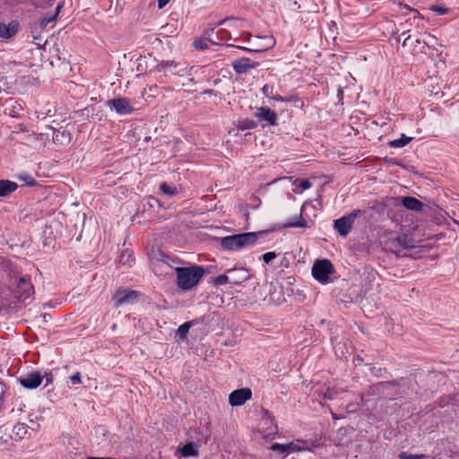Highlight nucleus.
Masks as SVG:
<instances>
[{
    "label": "nucleus",
    "instance_id": "1",
    "mask_svg": "<svg viewBox=\"0 0 459 459\" xmlns=\"http://www.w3.org/2000/svg\"><path fill=\"white\" fill-rule=\"evenodd\" d=\"M177 275V286L183 291H187L195 287L204 274V269L200 265L188 267H175Z\"/></svg>",
    "mask_w": 459,
    "mask_h": 459
},
{
    "label": "nucleus",
    "instance_id": "2",
    "mask_svg": "<svg viewBox=\"0 0 459 459\" xmlns=\"http://www.w3.org/2000/svg\"><path fill=\"white\" fill-rule=\"evenodd\" d=\"M257 239V232L241 233L222 238L221 246L224 250H238L255 244Z\"/></svg>",
    "mask_w": 459,
    "mask_h": 459
},
{
    "label": "nucleus",
    "instance_id": "3",
    "mask_svg": "<svg viewBox=\"0 0 459 459\" xmlns=\"http://www.w3.org/2000/svg\"><path fill=\"white\" fill-rule=\"evenodd\" d=\"M333 273V265L328 259L317 260L312 267L313 277L322 284L329 282V276Z\"/></svg>",
    "mask_w": 459,
    "mask_h": 459
},
{
    "label": "nucleus",
    "instance_id": "4",
    "mask_svg": "<svg viewBox=\"0 0 459 459\" xmlns=\"http://www.w3.org/2000/svg\"><path fill=\"white\" fill-rule=\"evenodd\" d=\"M260 434L264 438H273L278 434L274 419L267 410H262L260 413Z\"/></svg>",
    "mask_w": 459,
    "mask_h": 459
},
{
    "label": "nucleus",
    "instance_id": "5",
    "mask_svg": "<svg viewBox=\"0 0 459 459\" xmlns=\"http://www.w3.org/2000/svg\"><path fill=\"white\" fill-rule=\"evenodd\" d=\"M360 214L359 210H355L351 213L341 217L333 221V228L341 236H347L352 228L356 218Z\"/></svg>",
    "mask_w": 459,
    "mask_h": 459
},
{
    "label": "nucleus",
    "instance_id": "6",
    "mask_svg": "<svg viewBox=\"0 0 459 459\" xmlns=\"http://www.w3.org/2000/svg\"><path fill=\"white\" fill-rule=\"evenodd\" d=\"M252 398V391L250 388L244 387L234 390L229 395V403L232 407L244 405Z\"/></svg>",
    "mask_w": 459,
    "mask_h": 459
},
{
    "label": "nucleus",
    "instance_id": "7",
    "mask_svg": "<svg viewBox=\"0 0 459 459\" xmlns=\"http://www.w3.org/2000/svg\"><path fill=\"white\" fill-rule=\"evenodd\" d=\"M34 293L33 285L30 277H21L17 282L15 290L16 298L20 300H25Z\"/></svg>",
    "mask_w": 459,
    "mask_h": 459
},
{
    "label": "nucleus",
    "instance_id": "8",
    "mask_svg": "<svg viewBox=\"0 0 459 459\" xmlns=\"http://www.w3.org/2000/svg\"><path fill=\"white\" fill-rule=\"evenodd\" d=\"M155 71L162 72L169 70L172 74L182 76L186 72V66L177 63L174 60L161 61L155 66Z\"/></svg>",
    "mask_w": 459,
    "mask_h": 459
},
{
    "label": "nucleus",
    "instance_id": "9",
    "mask_svg": "<svg viewBox=\"0 0 459 459\" xmlns=\"http://www.w3.org/2000/svg\"><path fill=\"white\" fill-rule=\"evenodd\" d=\"M137 291L126 289L117 290L113 297L115 307H119L124 304L132 303L137 298Z\"/></svg>",
    "mask_w": 459,
    "mask_h": 459
},
{
    "label": "nucleus",
    "instance_id": "10",
    "mask_svg": "<svg viewBox=\"0 0 459 459\" xmlns=\"http://www.w3.org/2000/svg\"><path fill=\"white\" fill-rule=\"evenodd\" d=\"M108 106L114 108L119 115H128L133 113L134 108L126 98H117L108 101Z\"/></svg>",
    "mask_w": 459,
    "mask_h": 459
},
{
    "label": "nucleus",
    "instance_id": "11",
    "mask_svg": "<svg viewBox=\"0 0 459 459\" xmlns=\"http://www.w3.org/2000/svg\"><path fill=\"white\" fill-rule=\"evenodd\" d=\"M43 376L38 372L29 373L26 377L20 379L21 385L27 389H35L40 385Z\"/></svg>",
    "mask_w": 459,
    "mask_h": 459
},
{
    "label": "nucleus",
    "instance_id": "12",
    "mask_svg": "<svg viewBox=\"0 0 459 459\" xmlns=\"http://www.w3.org/2000/svg\"><path fill=\"white\" fill-rule=\"evenodd\" d=\"M231 66L237 74H245L250 68H255L256 63L247 57H242L231 62Z\"/></svg>",
    "mask_w": 459,
    "mask_h": 459
},
{
    "label": "nucleus",
    "instance_id": "13",
    "mask_svg": "<svg viewBox=\"0 0 459 459\" xmlns=\"http://www.w3.org/2000/svg\"><path fill=\"white\" fill-rule=\"evenodd\" d=\"M19 29V23L17 22H11L8 24H4L0 22V39H9L13 37Z\"/></svg>",
    "mask_w": 459,
    "mask_h": 459
},
{
    "label": "nucleus",
    "instance_id": "14",
    "mask_svg": "<svg viewBox=\"0 0 459 459\" xmlns=\"http://www.w3.org/2000/svg\"><path fill=\"white\" fill-rule=\"evenodd\" d=\"M277 114L268 107H260V121L266 122L269 126L277 125Z\"/></svg>",
    "mask_w": 459,
    "mask_h": 459
},
{
    "label": "nucleus",
    "instance_id": "15",
    "mask_svg": "<svg viewBox=\"0 0 459 459\" xmlns=\"http://www.w3.org/2000/svg\"><path fill=\"white\" fill-rule=\"evenodd\" d=\"M316 392L322 394L325 399L333 400L340 394V392H342V390L335 387L319 385L317 389H316Z\"/></svg>",
    "mask_w": 459,
    "mask_h": 459
},
{
    "label": "nucleus",
    "instance_id": "16",
    "mask_svg": "<svg viewBox=\"0 0 459 459\" xmlns=\"http://www.w3.org/2000/svg\"><path fill=\"white\" fill-rule=\"evenodd\" d=\"M402 204L408 210L419 212L422 210L423 204L411 196H405L402 198Z\"/></svg>",
    "mask_w": 459,
    "mask_h": 459
},
{
    "label": "nucleus",
    "instance_id": "17",
    "mask_svg": "<svg viewBox=\"0 0 459 459\" xmlns=\"http://www.w3.org/2000/svg\"><path fill=\"white\" fill-rule=\"evenodd\" d=\"M284 228H307V222L303 219L302 213L288 219L283 223Z\"/></svg>",
    "mask_w": 459,
    "mask_h": 459
},
{
    "label": "nucleus",
    "instance_id": "18",
    "mask_svg": "<svg viewBox=\"0 0 459 459\" xmlns=\"http://www.w3.org/2000/svg\"><path fill=\"white\" fill-rule=\"evenodd\" d=\"M160 258L157 259L156 262H153V271L155 273H159L157 267H160L163 264H167L170 268H174V264L178 263L176 259L169 257L168 255L164 253H160Z\"/></svg>",
    "mask_w": 459,
    "mask_h": 459
},
{
    "label": "nucleus",
    "instance_id": "19",
    "mask_svg": "<svg viewBox=\"0 0 459 459\" xmlns=\"http://www.w3.org/2000/svg\"><path fill=\"white\" fill-rule=\"evenodd\" d=\"M18 187V185L15 182L10 180H0V197L7 196L13 192H14Z\"/></svg>",
    "mask_w": 459,
    "mask_h": 459
},
{
    "label": "nucleus",
    "instance_id": "20",
    "mask_svg": "<svg viewBox=\"0 0 459 459\" xmlns=\"http://www.w3.org/2000/svg\"><path fill=\"white\" fill-rule=\"evenodd\" d=\"M260 53L271 49L275 45V39L272 35L260 36Z\"/></svg>",
    "mask_w": 459,
    "mask_h": 459
},
{
    "label": "nucleus",
    "instance_id": "21",
    "mask_svg": "<svg viewBox=\"0 0 459 459\" xmlns=\"http://www.w3.org/2000/svg\"><path fill=\"white\" fill-rule=\"evenodd\" d=\"M262 91H263V93L264 94L265 97H267V98H269V99H271L273 100L288 101L287 100H285L284 98H282L279 94H273V87L271 86V85L265 84L262 88Z\"/></svg>",
    "mask_w": 459,
    "mask_h": 459
},
{
    "label": "nucleus",
    "instance_id": "22",
    "mask_svg": "<svg viewBox=\"0 0 459 459\" xmlns=\"http://www.w3.org/2000/svg\"><path fill=\"white\" fill-rule=\"evenodd\" d=\"M287 447L289 453L303 451L307 449V443L303 440H296L294 442L288 443Z\"/></svg>",
    "mask_w": 459,
    "mask_h": 459
},
{
    "label": "nucleus",
    "instance_id": "23",
    "mask_svg": "<svg viewBox=\"0 0 459 459\" xmlns=\"http://www.w3.org/2000/svg\"><path fill=\"white\" fill-rule=\"evenodd\" d=\"M13 435L18 439H22L28 433V426L25 423H17L13 429Z\"/></svg>",
    "mask_w": 459,
    "mask_h": 459
},
{
    "label": "nucleus",
    "instance_id": "24",
    "mask_svg": "<svg viewBox=\"0 0 459 459\" xmlns=\"http://www.w3.org/2000/svg\"><path fill=\"white\" fill-rule=\"evenodd\" d=\"M181 455L183 457H189V456H195L197 455L198 452L197 449L193 443H187L180 450Z\"/></svg>",
    "mask_w": 459,
    "mask_h": 459
},
{
    "label": "nucleus",
    "instance_id": "25",
    "mask_svg": "<svg viewBox=\"0 0 459 459\" xmlns=\"http://www.w3.org/2000/svg\"><path fill=\"white\" fill-rule=\"evenodd\" d=\"M411 140V137H407L406 135L402 134L400 138L391 141L389 143V146L393 148H401L408 144Z\"/></svg>",
    "mask_w": 459,
    "mask_h": 459
},
{
    "label": "nucleus",
    "instance_id": "26",
    "mask_svg": "<svg viewBox=\"0 0 459 459\" xmlns=\"http://www.w3.org/2000/svg\"><path fill=\"white\" fill-rule=\"evenodd\" d=\"M216 43L208 39H197L194 41V47L196 49L204 50L209 48V45H215Z\"/></svg>",
    "mask_w": 459,
    "mask_h": 459
},
{
    "label": "nucleus",
    "instance_id": "27",
    "mask_svg": "<svg viewBox=\"0 0 459 459\" xmlns=\"http://www.w3.org/2000/svg\"><path fill=\"white\" fill-rule=\"evenodd\" d=\"M255 122L248 118L238 120L237 125V127L239 131H246L247 129L255 128Z\"/></svg>",
    "mask_w": 459,
    "mask_h": 459
},
{
    "label": "nucleus",
    "instance_id": "28",
    "mask_svg": "<svg viewBox=\"0 0 459 459\" xmlns=\"http://www.w3.org/2000/svg\"><path fill=\"white\" fill-rule=\"evenodd\" d=\"M191 327V323L186 322L182 324L177 330L176 335L178 337L179 340H185L187 336V333L189 332V329Z\"/></svg>",
    "mask_w": 459,
    "mask_h": 459
},
{
    "label": "nucleus",
    "instance_id": "29",
    "mask_svg": "<svg viewBox=\"0 0 459 459\" xmlns=\"http://www.w3.org/2000/svg\"><path fill=\"white\" fill-rule=\"evenodd\" d=\"M134 262V259L132 257V254L128 251H123L121 253L119 263L122 264H127L128 266H131Z\"/></svg>",
    "mask_w": 459,
    "mask_h": 459
},
{
    "label": "nucleus",
    "instance_id": "30",
    "mask_svg": "<svg viewBox=\"0 0 459 459\" xmlns=\"http://www.w3.org/2000/svg\"><path fill=\"white\" fill-rule=\"evenodd\" d=\"M53 140L54 142H61L63 143V140H69V134L65 133V131L60 132L56 131L53 134Z\"/></svg>",
    "mask_w": 459,
    "mask_h": 459
},
{
    "label": "nucleus",
    "instance_id": "31",
    "mask_svg": "<svg viewBox=\"0 0 459 459\" xmlns=\"http://www.w3.org/2000/svg\"><path fill=\"white\" fill-rule=\"evenodd\" d=\"M268 449L273 451H279L281 454L289 453L287 444L274 443L271 446H269Z\"/></svg>",
    "mask_w": 459,
    "mask_h": 459
},
{
    "label": "nucleus",
    "instance_id": "32",
    "mask_svg": "<svg viewBox=\"0 0 459 459\" xmlns=\"http://www.w3.org/2000/svg\"><path fill=\"white\" fill-rule=\"evenodd\" d=\"M160 190L163 194L169 196L174 195L176 193V189L168 185L167 183H163L160 185Z\"/></svg>",
    "mask_w": 459,
    "mask_h": 459
},
{
    "label": "nucleus",
    "instance_id": "33",
    "mask_svg": "<svg viewBox=\"0 0 459 459\" xmlns=\"http://www.w3.org/2000/svg\"><path fill=\"white\" fill-rule=\"evenodd\" d=\"M429 10L437 13L438 15H444L449 13V9L441 5H431Z\"/></svg>",
    "mask_w": 459,
    "mask_h": 459
},
{
    "label": "nucleus",
    "instance_id": "34",
    "mask_svg": "<svg viewBox=\"0 0 459 459\" xmlns=\"http://www.w3.org/2000/svg\"><path fill=\"white\" fill-rule=\"evenodd\" d=\"M395 242L402 247L403 248H411L412 247V245H411L408 240H407V238L406 237H397L395 238Z\"/></svg>",
    "mask_w": 459,
    "mask_h": 459
},
{
    "label": "nucleus",
    "instance_id": "35",
    "mask_svg": "<svg viewBox=\"0 0 459 459\" xmlns=\"http://www.w3.org/2000/svg\"><path fill=\"white\" fill-rule=\"evenodd\" d=\"M425 455H411V454H408L407 452H402L399 454V458L400 459H422L424 458Z\"/></svg>",
    "mask_w": 459,
    "mask_h": 459
},
{
    "label": "nucleus",
    "instance_id": "36",
    "mask_svg": "<svg viewBox=\"0 0 459 459\" xmlns=\"http://www.w3.org/2000/svg\"><path fill=\"white\" fill-rule=\"evenodd\" d=\"M62 8V5L61 4H58L57 7H56V12L54 15H52L51 17L49 18H44L42 21H41V26H47L49 22H54L57 16V13L58 12L60 11V9Z\"/></svg>",
    "mask_w": 459,
    "mask_h": 459
},
{
    "label": "nucleus",
    "instance_id": "37",
    "mask_svg": "<svg viewBox=\"0 0 459 459\" xmlns=\"http://www.w3.org/2000/svg\"><path fill=\"white\" fill-rule=\"evenodd\" d=\"M277 256V254L274 252H267L263 255L262 258L265 264L271 263L273 259H275Z\"/></svg>",
    "mask_w": 459,
    "mask_h": 459
},
{
    "label": "nucleus",
    "instance_id": "38",
    "mask_svg": "<svg viewBox=\"0 0 459 459\" xmlns=\"http://www.w3.org/2000/svg\"><path fill=\"white\" fill-rule=\"evenodd\" d=\"M229 281L228 277L224 274H221V275H219L217 277H215L213 279V282L216 284V285H222V284H225L227 283Z\"/></svg>",
    "mask_w": 459,
    "mask_h": 459
},
{
    "label": "nucleus",
    "instance_id": "39",
    "mask_svg": "<svg viewBox=\"0 0 459 459\" xmlns=\"http://www.w3.org/2000/svg\"><path fill=\"white\" fill-rule=\"evenodd\" d=\"M69 379L73 385L81 384L82 383L81 373L80 372L74 373V375L69 377Z\"/></svg>",
    "mask_w": 459,
    "mask_h": 459
},
{
    "label": "nucleus",
    "instance_id": "40",
    "mask_svg": "<svg viewBox=\"0 0 459 459\" xmlns=\"http://www.w3.org/2000/svg\"><path fill=\"white\" fill-rule=\"evenodd\" d=\"M256 135L254 133H246L244 134V141L246 143H255Z\"/></svg>",
    "mask_w": 459,
    "mask_h": 459
},
{
    "label": "nucleus",
    "instance_id": "41",
    "mask_svg": "<svg viewBox=\"0 0 459 459\" xmlns=\"http://www.w3.org/2000/svg\"><path fill=\"white\" fill-rule=\"evenodd\" d=\"M311 182L307 179L306 180H302L299 184V186L302 189V190H306V189H308L310 186H311Z\"/></svg>",
    "mask_w": 459,
    "mask_h": 459
},
{
    "label": "nucleus",
    "instance_id": "42",
    "mask_svg": "<svg viewBox=\"0 0 459 459\" xmlns=\"http://www.w3.org/2000/svg\"><path fill=\"white\" fill-rule=\"evenodd\" d=\"M435 40H436V38L430 34H426L425 39H423V42L426 45H429L430 43H432Z\"/></svg>",
    "mask_w": 459,
    "mask_h": 459
},
{
    "label": "nucleus",
    "instance_id": "43",
    "mask_svg": "<svg viewBox=\"0 0 459 459\" xmlns=\"http://www.w3.org/2000/svg\"><path fill=\"white\" fill-rule=\"evenodd\" d=\"M43 377L46 378V385L51 384L53 382V379H54L53 374L51 372L45 373Z\"/></svg>",
    "mask_w": 459,
    "mask_h": 459
},
{
    "label": "nucleus",
    "instance_id": "44",
    "mask_svg": "<svg viewBox=\"0 0 459 459\" xmlns=\"http://www.w3.org/2000/svg\"><path fill=\"white\" fill-rule=\"evenodd\" d=\"M5 390H6L5 385L0 381V402L4 399Z\"/></svg>",
    "mask_w": 459,
    "mask_h": 459
},
{
    "label": "nucleus",
    "instance_id": "45",
    "mask_svg": "<svg viewBox=\"0 0 459 459\" xmlns=\"http://www.w3.org/2000/svg\"><path fill=\"white\" fill-rule=\"evenodd\" d=\"M170 0H158V7L159 9H161L163 8L164 6H166V4L169 2Z\"/></svg>",
    "mask_w": 459,
    "mask_h": 459
},
{
    "label": "nucleus",
    "instance_id": "46",
    "mask_svg": "<svg viewBox=\"0 0 459 459\" xmlns=\"http://www.w3.org/2000/svg\"><path fill=\"white\" fill-rule=\"evenodd\" d=\"M411 43V36H407L403 42V46L405 47Z\"/></svg>",
    "mask_w": 459,
    "mask_h": 459
},
{
    "label": "nucleus",
    "instance_id": "47",
    "mask_svg": "<svg viewBox=\"0 0 459 459\" xmlns=\"http://www.w3.org/2000/svg\"><path fill=\"white\" fill-rule=\"evenodd\" d=\"M221 34V39H226L228 38L229 33L225 30H221L219 31Z\"/></svg>",
    "mask_w": 459,
    "mask_h": 459
},
{
    "label": "nucleus",
    "instance_id": "48",
    "mask_svg": "<svg viewBox=\"0 0 459 459\" xmlns=\"http://www.w3.org/2000/svg\"><path fill=\"white\" fill-rule=\"evenodd\" d=\"M233 20H234L233 18H226V19H224V20L221 21V22H219V24H220V25H221V24H224V23H226V22H230V21H233Z\"/></svg>",
    "mask_w": 459,
    "mask_h": 459
},
{
    "label": "nucleus",
    "instance_id": "49",
    "mask_svg": "<svg viewBox=\"0 0 459 459\" xmlns=\"http://www.w3.org/2000/svg\"><path fill=\"white\" fill-rule=\"evenodd\" d=\"M29 178H30V182H28V185H30V186L34 185L35 184V180L31 177H29Z\"/></svg>",
    "mask_w": 459,
    "mask_h": 459
},
{
    "label": "nucleus",
    "instance_id": "50",
    "mask_svg": "<svg viewBox=\"0 0 459 459\" xmlns=\"http://www.w3.org/2000/svg\"><path fill=\"white\" fill-rule=\"evenodd\" d=\"M331 415H332V417H333V420H338V419H340V417H339V416H337V415H336L335 413H333V412H331Z\"/></svg>",
    "mask_w": 459,
    "mask_h": 459
},
{
    "label": "nucleus",
    "instance_id": "51",
    "mask_svg": "<svg viewBox=\"0 0 459 459\" xmlns=\"http://www.w3.org/2000/svg\"><path fill=\"white\" fill-rule=\"evenodd\" d=\"M204 94H212L213 93V91L212 90H206L204 91Z\"/></svg>",
    "mask_w": 459,
    "mask_h": 459
},
{
    "label": "nucleus",
    "instance_id": "52",
    "mask_svg": "<svg viewBox=\"0 0 459 459\" xmlns=\"http://www.w3.org/2000/svg\"><path fill=\"white\" fill-rule=\"evenodd\" d=\"M411 12H413L417 16L420 15L419 12L417 10H414V9H410Z\"/></svg>",
    "mask_w": 459,
    "mask_h": 459
},
{
    "label": "nucleus",
    "instance_id": "53",
    "mask_svg": "<svg viewBox=\"0 0 459 459\" xmlns=\"http://www.w3.org/2000/svg\"><path fill=\"white\" fill-rule=\"evenodd\" d=\"M264 234H267V231H262V230H260V232H259L260 237H261L262 235H264Z\"/></svg>",
    "mask_w": 459,
    "mask_h": 459
},
{
    "label": "nucleus",
    "instance_id": "54",
    "mask_svg": "<svg viewBox=\"0 0 459 459\" xmlns=\"http://www.w3.org/2000/svg\"><path fill=\"white\" fill-rule=\"evenodd\" d=\"M265 66L266 69H269V64L266 63L265 65H264Z\"/></svg>",
    "mask_w": 459,
    "mask_h": 459
},
{
    "label": "nucleus",
    "instance_id": "55",
    "mask_svg": "<svg viewBox=\"0 0 459 459\" xmlns=\"http://www.w3.org/2000/svg\"><path fill=\"white\" fill-rule=\"evenodd\" d=\"M244 50L251 51L250 49H247V48H243Z\"/></svg>",
    "mask_w": 459,
    "mask_h": 459
},
{
    "label": "nucleus",
    "instance_id": "56",
    "mask_svg": "<svg viewBox=\"0 0 459 459\" xmlns=\"http://www.w3.org/2000/svg\"><path fill=\"white\" fill-rule=\"evenodd\" d=\"M273 0H269V2H273Z\"/></svg>",
    "mask_w": 459,
    "mask_h": 459
}]
</instances>
